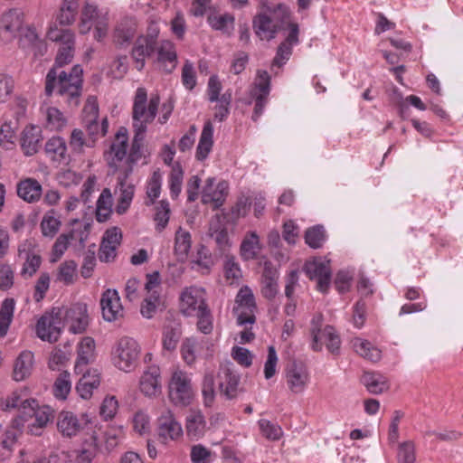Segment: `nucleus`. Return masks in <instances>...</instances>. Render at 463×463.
<instances>
[{"label":"nucleus","instance_id":"1","mask_svg":"<svg viewBox=\"0 0 463 463\" xmlns=\"http://www.w3.org/2000/svg\"><path fill=\"white\" fill-rule=\"evenodd\" d=\"M46 37L60 43L55 59V64L49 71L45 80V93L51 96L57 88L59 95L65 97L70 106H78L79 98L82 89L83 70L80 65H75L68 73L58 69L70 63L74 56L75 35L70 29H60L55 24H50Z\"/></svg>","mask_w":463,"mask_h":463},{"label":"nucleus","instance_id":"2","mask_svg":"<svg viewBox=\"0 0 463 463\" xmlns=\"http://www.w3.org/2000/svg\"><path fill=\"white\" fill-rule=\"evenodd\" d=\"M160 104V98L157 94L152 95L147 99V92L145 88H137L135 93L132 108V128L133 131L146 134L147 127L156 118Z\"/></svg>","mask_w":463,"mask_h":463},{"label":"nucleus","instance_id":"3","mask_svg":"<svg viewBox=\"0 0 463 463\" xmlns=\"http://www.w3.org/2000/svg\"><path fill=\"white\" fill-rule=\"evenodd\" d=\"M54 418V411L48 405H39L35 399L24 402L23 415L14 420L17 428L26 424L28 431L35 436L41 435L49 422Z\"/></svg>","mask_w":463,"mask_h":463},{"label":"nucleus","instance_id":"4","mask_svg":"<svg viewBox=\"0 0 463 463\" xmlns=\"http://www.w3.org/2000/svg\"><path fill=\"white\" fill-rule=\"evenodd\" d=\"M141 348L131 337L120 338L112 351V363L120 371L132 372L137 365Z\"/></svg>","mask_w":463,"mask_h":463},{"label":"nucleus","instance_id":"5","mask_svg":"<svg viewBox=\"0 0 463 463\" xmlns=\"http://www.w3.org/2000/svg\"><path fill=\"white\" fill-rule=\"evenodd\" d=\"M194 396L191 374L182 370L174 371L168 383L170 402L175 406L186 407L192 403Z\"/></svg>","mask_w":463,"mask_h":463},{"label":"nucleus","instance_id":"6","mask_svg":"<svg viewBox=\"0 0 463 463\" xmlns=\"http://www.w3.org/2000/svg\"><path fill=\"white\" fill-rule=\"evenodd\" d=\"M94 26V38L98 42L102 41L108 33L109 16L107 12H100L96 5L86 4L81 11L79 32L81 34L88 33Z\"/></svg>","mask_w":463,"mask_h":463},{"label":"nucleus","instance_id":"7","mask_svg":"<svg viewBox=\"0 0 463 463\" xmlns=\"http://www.w3.org/2000/svg\"><path fill=\"white\" fill-rule=\"evenodd\" d=\"M90 423V418L86 413L78 415L69 411H62L57 417V430L67 438L80 434Z\"/></svg>","mask_w":463,"mask_h":463},{"label":"nucleus","instance_id":"8","mask_svg":"<svg viewBox=\"0 0 463 463\" xmlns=\"http://www.w3.org/2000/svg\"><path fill=\"white\" fill-rule=\"evenodd\" d=\"M206 294L203 288L191 286L180 295V311L186 317H194L206 310Z\"/></svg>","mask_w":463,"mask_h":463},{"label":"nucleus","instance_id":"9","mask_svg":"<svg viewBox=\"0 0 463 463\" xmlns=\"http://www.w3.org/2000/svg\"><path fill=\"white\" fill-rule=\"evenodd\" d=\"M61 321L62 327H67L72 334L83 333L89 325L87 306L82 303H76L69 308H61Z\"/></svg>","mask_w":463,"mask_h":463},{"label":"nucleus","instance_id":"10","mask_svg":"<svg viewBox=\"0 0 463 463\" xmlns=\"http://www.w3.org/2000/svg\"><path fill=\"white\" fill-rule=\"evenodd\" d=\"M61 315V309L59 307L53 308L50 313H45L37 322V336L43 341L56 342L62 329Z\"/></svg>","mask_w":463,"mask_h":463},{"label":"nucleus","instance_id":"11","mask_svg":"<svg viewBox=\"0 0 463 463\" xmlns=\"http://www.w3.org/2000/svg\"><path fill=\"white\" fill-rule=\"evenodd\" d=\"M235 304L233 312L237 316L238 324L240 326L252 325L255 322L256 304L252 290L249 287L244 286L239 290Z\"/></svg>","mask_w":463,"mask_h":463},{"label":"nucleus","instance_id":"12","mask_svg":"<svg viewBox=\"0 0 463 463\" xmlns=\"http://www.w3.org/2000/svg\"><path fill=\"white\" fill-rule=\"evenodd\" d=\"M270 90V77L266 71H258L256 81L250 91L255 101L252 119L257 121L261 116Z\"/></svg>","mask_w":463,"mask_h":463},{"label":"nucleus","instance_id":"13","mask_svg":"<svg viewBox=\"0 0 463 463\" xmlns=\"http://www.w3.org/2000/svg\"><path fill=\"white\" fill-rule=\"evenodd\" d=\"M304 271L310 279L317 280V288L320 292L327 291L331 280L329 260L324 258H314L306 262Z\"/></svg>","mask_w":463,"mask_h":463},{"label":"nucleus","instance_id":"14","mask_svg":"<svg viewBox=\"0 0 463 463\" xmlns=\"http://www.w3.org/2000/svg\"><path fill=\"white\" fill-rule=\"evenodd\" d=\"M285 374L288 387L295 394L304 392L310 382L307 366L302 362L293 361L288 364Z\"/></svg>","mask_w":463,"mask_h":463},{"label":"nucleus","instance_id":"15","mask_svg":"<svg viewBox=\"0 0 463 463\" xmlns=\"http://www.w3.org/2000/svg\"><path fill=\"white\" fill-rule=\"evenodd\" d=\"M157 432L163 442L176 440L183 435L181 424L176 420L174 413L166 409L158 418Z\"/></svg>","mask_w":463,"mask_h":463},{"label":"nucleus","instance_id":"16","mask_svg":"<svg viewBox=\"0 0 463 463\" xmlns=\"http://www.w3.org/2000/svg\"><path fill=\"white\" fill-rule=\"evenodd\" d=\"M229 184L225 181H221L215 184V178L209 177L202 192L203 203H212L214 208L221 207L228 194Z\"/></svg>","mask_w":463,"mask_h":463},{"label":"nucleus","instance_id":"17","mask_svg":"<svg viewBox=\"0 0 463 463\" xmlns=\"http://www.w3.org/2000/svg\"><path fill=\"white\" fill-rule=\"evenodd\" d=\"M34 242L32 240H25L18 246V256L24 260L21 275L32 277L39 269L42 258L34 252Z\"/></svg>","mask_w":463,"mask_h":463},{"label":"nucleus","instance_id":"18","mask_svg":"<svg viewBox=\"0 0 463 463\" xmlns=\"http://www.w3.org/2000/svg\"><path fill=\"white\" fill-rule=\"evenodd\" d=\"M100 306L103 318L112 322L123 316V307L116 289H107L101 297Z\"/></svg>","mask_w":463,"mask_h":463},{"label":"nucleus","instance_id":"19","mask_svg":"<svg viewBox=\"0 0 463 463\" xmlns=\"http://www.w3.org/2000/svg\"><path fill=\"white\" fill-rule=\"evenodd\" d=\"M252 27L260 40L267 41L274 39L280 30V24L275 22L265 10L253 17Z\"/></svg>","mask_w":463,"mask_h":463},{"label":"nucleus","instance_id":"20","mask_svg":"<svg viewBox=\"0 0 463 463\" xmlns=\"http://www.w3.org/2000/svg\"><path fill=\"white\" fill-rule=\"evenodd\" d=\"M140 392L147 397H156L161 393V372L156 365L145 370L139 380Z\"/></svg>","mask_w":463,"mask_h":463},{"label":"nucleus","instance_id":"21","mask_svg":"<svg viewBox=\"0 0 463 463\" xmlns=\"http://www.w3.org/2000/svg\"><path fill=\"white\" fill-rule=\"evenodd\" d=\"M220 392L227 399H234L239 393L240 375L229 365L221 367L219 371Z\"/></svg>","mask_w":463,"mask_h":463},{"label":"nucleus","instance_id":"22","mask_svg":"<svg viewBox=\"0 0 463 463\" xmlns=\"http://www.w3.org/2000/svg\"><path fill=\"white\" fill-rule=\"evenodd\" d=\"M121 232L118 228L114 227L108 230L100 244L99 258L100 261L109 262L116 257V250L120 243Z\"/></svg>","mask_w":463,"mask_h":463},{"label":"nucleus","instance_id":"23","mask_svg":"<svg viewBox=\"0 0 463 463\" xmlns=\"http://www.w3.org/2000/svg\"><path fill=\"white\" fill-rule=\"evenodd\" d=\"M135 194V186L128 182L127 176L118 177V185L115 189V195L117 197L116 212L118 214L125 213L133 200Z\"/></svg>","mask_w":463,"mask_h":463},{"label":"nucleus","instance_id":"24","mask_svg":"<svg viewBox=\"0 0 463 463\" xmlns=\"http://www.w3.org/2000/svg\"><path fill=\"white\" fill-rule=\"evenodd\" d=\"M128 132L126 128H121L116 135L110 150L107 154V159L110 166L117 168L118 163L124 160L128 151Z\"/></svg>","mask_w":463,"mask_h":463},{"label":"nucleus","instance_id":"25","mask_svg":"<svg viewBox=\"0 0 463 463\" xmlns=\"http://www.w3.org/2000/svg\"><path fill=\"white\" fill-rule=\"evenodd\" d=\"M323 344L326 345V348L331 353H335L339 349L340 338L332 326H326L323 330H318V332H316V328L313 329V349L315 351L320 350Z\"/></svg>","mask_w":463,"mask_h":463},{"label":"nucleus","instance_id":"26","mask_svg":"<svg viewBox=\"0 0 463 463\" xmlns=\"http://www.w3.org/2000/svg\"><path fill=\"white\" fill-rule=\"evenodd\" d=\"M17 195L26 203H33L38 202L43 194L42 184L34 178H25L16 184Z\"/></svg>","mask_w":463,"mask_h":463},{"label":"nucleus","instance_id":"27","mask_svg":"<svg viewBox=\"0 0 463 463\" xmlns=\"http://www.w3.org/2000/svg\"><path fill=\"white\" fill-rule=\"evenodd\" d=\"M155 44L153 37L140 36L137 39L131 53L137 70L144 68L145 59L154 52Z\"/></svg>","mask_w":463,"mask_h":463},{"label":"nucleus","instance_id":"28","mask_svg":"<svg viewBox=\"0 0 463 463\" xmlns=\"http://www.w3.org/2000/svg\"><path fill=\"white\" fill-rule=\"evenodd\" d=\"M95 341L90 336L83 337L77 345L78 357L75 363V370L81 373L83 367L94 361L96 356Z\"/></svg>","mask_w":463,"mask_h":463},{"label":"nucleus","instance_id":"29","mask_svg":"<svg viewBox=\"0 0 463 463\" xmlns=\"http://www.w3.org/2000/svg\"><path fill=\"white\" fill-rule=\"evenodd\" d=\"M42 131L39 127L27 126L21 137V147L25 156H33L39 150L42 142Z\"/></svg>","mask_w":463,"mask_h":463},{"label":"nucleus","instance_id":"30","mask_svg":"<svg viewBox=\"0 0 463 463\" xmlns=\"http://www.w3.org/2000/svg\"><path fill=\"white\" fill-rule=\"evenodd\" d=\"M24 14L20 8H11L5 11L0 19V26L12 35L17 33L23 26Z\"/></svg>","mask_w":463,"mask_h":463},{"label":"nucleus","instance_id":"31","mask_svg":"<svg viewBox=\"0 0 463 463\" xmlns=\"http://www.w3.org/2000/svg\"><path fill=\"white\" fill-rule=\"evenodd\" d=\"M213 146V126L211 121H206L203 125L199 143L196 147L195 158L199 161L205 160Z\"/></svg>","mask_w":463,"mask_h":463},{"label":"nucleus","instance_id":"32","mask_svg":"<svg viewBox=\"0 0 463 463\" xmlns=\"http://www.w3.org/2000/svg\"><path fill=\"white\" fill-rule=\"evenodd\" d=\"M33 367V354L31 351H23L16 358L14 365V379L17 382L27 378Z\"/></svg>","mask_w":463,"mask_h":463},{"label":"nucleus","instance_id":"33","mask_svg":"<svg viewBox=\"0 0 463 463\" xmlns=\"http://www.w3.org/2000/svg\"><path fill=\"white\" fill-rule=\"evenodd\" d=\"M157 62L168 73L175 68L176 52L171 42L165 41L161 43L157 52Z\"/></svg>","mask_w":463,"mask_h":463},{"label":"nucleus","instance_id":"34","mask_svg":"<svg viewBox=\"0 0 463 463\" xmlns=\"http://www.w3.org/2000/svg\"><path fill=\"white\" fill-rule=\"evenodd\" d=\"M261 250L260 238L255 232H249L243 238L240 252L244 260H250L257 258V255Z\"/></svg>","mask_w":463,"mask_h":463},{"label":"nucleus","instance_id":"35","mask_svg":"<svg viewBox=\"0 0 463 463\" xmlns=\"http://www.w3.org/2000/svg\"><path fill=\"white\" fill-rule=\"evenodd\" d=\"M185 428L187 435L192 439L201 438L205 431V420L200 411H190L186 416Z\"/></svg>","mask_w":463,"mask_h":463},{"label":"nucleus","instance_id":"36","mask_svg":"<svg viewBox=\"0 0 463 463\" xmlns=\"http://www.w3.org/2000/svg\"><path fill=\"white\" fill-rule=\"evenodd\" d=\"M100 379L98 373H84L76 385V392L84 400L90 399L93 391L99 386Z\"/></svg>","mask_w":463,"mask_h":463},{"label":"nucleus","instance_id":"37","mask_svg":"<svg viewBox=\"0 0 463 463\" xmlns=\"http://www.w3.org/2000/svg\"><path fill=\"white\" fill-rule=\"evenodd\" d=\"M361 381L367 391L373 394L382 393L389 388L386 378L377 373L365 372Z\"/></svg>","mask_w":463,"mask_h":463},{"label":"nucleus","instance_id":"38","mask_svg":"<svg viewBox=\"0 0 463 463\" xmlns=\"http://www.w3.org/2000/svg\"><path fill=\"white\" fill-rule=\"evenodd\" d=\"M17 120H5L0 127V146L5 150L15 146Z\"/></svg>","mask_w":463,"mask_h":463},{"label":"nucleus","instance_id":"39","mask_svg":"<svg viewBox=\"0 0 463 463\" xmlns=\"http://www.w3.org/2000/svg\"><path fill=\"white\" fill-rule=\"evenodd\" d=\"M136 23L131 18L119 22L114 31V40L118 44L129 43L135 35Z\"/></svg>","mask_w":463,"mask_h":463},{"label":"nucleus","instance_id":"40","mask_svg":"<svg viewBox=\"0 0 463 463\" xmlns=\"http://www.w3.org/2000/svg\"><path fill=\"white\" fill-rule=\"evenodd\" d=\"M191 245L190 232L179 227L175 237V253L179 260L184 261L186 260Z\"/></svg>","mask_w":463,"mask_h":463},{"label":"nucleus","instance_id":"41","mask_svg":"<svg viewBox=\"0 0 463 463\" xmlns=\"http://www.w3.org/2000/svg\"><path fill=\"white\" fill-rule=\"evenodd\" d=\"M353 347L359 355L371 362H377L381 359V350L366 340L354 339Z\"/></svg>","mask_w":463,"mask_h":463},{"label":"nucleus","instance_id":"42","mask_svg":"<svg viewBox=\"0 0 463 463\" xmlns=\"http://www.w3.org/2000/svg\"><path fill=\"white\" fill-rule=\"evenodd\" d=\"M61 222L53 210L46 212L41 221L40 228L43 237L52 239L59 232Z\"/></svg>","mask_w":463,"mask_h":463},{"label":"nucleus","instance_id":"43","mask_svg":"<svg viewBox=\"0 0 463 463\" xmlns=\"http://www.w3.org/2000/svg\"><path fill=\"white\" fill-rule=\"evenodd\" d=\"M78 9L79 4L77 0H63L57 15V21L61 25L71 24L75 21Z\"/></svg>","mask_w":463,"mask_h":463},{"label":"nucleus","instance_id":"44","mask_svg":"<svg viewBox=\"0 0 463 463\" xmlns=\"http://www.w3.org/2000/svg\"><path fill=\"white\" fill-rule=\"evenodd\" d=\"M209 234L214 240L221 251L224 252L231 247V241L228 235V232L224 227H221L219 217H217L216 222H211Z\"/></svg>","mask_w":463,"mask_h":463},{"label":"nucleus","instance_id":"45","mask_svg":"<svg viewBox=\"0 0 463 463\" xmlns=\"http://www.w3.org/2000/svg\"><path fill=\"white\" fill-rule=\"evenodd\" d=\"M46 154L55 161L66 158L67 146L63 138L52 137L45 144Z\"/></svg>","mask_w":463,"mask_h":463},{"label":"nucleus","instance_id":"46","mask_svg":"<svg viewBox=\"0 0 463 463\" xmlns=\"http://www.w3.org/2000/svg\"><path fill=\"white\" fill-rule=\"evenodd\" d=\"M33 399L25 398V392L15 391L1 400L0 407L3 411H9L14 408L19 409V415H23L24 402Z\"/></svg>","mask_w":463,"mask_h":463},{"label":"nucleus","instance_id":"47","mask_svg":"<svg viewBox=\"0 0 463 463\" xmlns=\"http://www.w3.org/2000/svg\"><path fill=\"white\" fill-rule=\"evenodd\" d=\"M77 263L74 260H65L58 268L57 280L65 285H71L77 278Z\"/></svg>","mask_w":463,"mask_h":463},{"label":"nucleus","instance_id":"48","mask_svg":"<svg viewBox=\"0 0 463 463\" xmlns=\"http://www.w3.org/2000/svg\"><path fill=\"white\" fill-rule=\"evenodd\" d=\"M44 109L46 126L51 130L59 131L61 130L67 123L66 118L63 114L54 107H46Z\"/></svg>","mask_w":463,"mask_h":463},{"label":"nucleus","instance_id":"49","mask_svg":"<svg viewBox=\"0 0 463 463\" xmlns=\"http://www.w3.org/2000/svg\"><path fill=\"white\" fill-rule=\"evenodd\" d=\"M213 29L231 34L234 29L235 18L231 14L211 16L208 19Z\"/></svg>","mask_w":463,"mask_h":463},{"label":"nucleus","instance_id":"50","mask_svg":"<svg viewBox=\"0 0 463 463\" xmlns=\"http://www.w3.org/2000/svg\"><path fill=\"white\" fill-rule=\"evenodd\" d=\"M70 373L67 371L61 372L53 384V394L59 400H66L71 389V382L70 380Z\"/></svg>","mask_w":463,"mask_h":463},{"label":"nucleus","instance_id":"51","mask_svg":"<svg viewBox=\"0 0 463 463\" xmlns=\"http://www.w3.org/2000/svg\"><path fill=\"white\" fill-rule=\"evenodd\" d=\"M261 6L267 13L273 15L272 19L280 24V26L285 24L290 17V9L285 4L279 3L271 6L267 3H262Z\"/></svg>","mask_w":463,"mask_h":463},{"label":"nucleus","instance_id":"52","mask_svg":"<svg viewBox=\"0 0 463 463\" xmlns=\"http://www.w3.org/2000/svg\"><path fill=\"white\" fill-rule=\"evenodd\" d=\"M84 124L88 132L89 139L93 142V144L99 137L106 135L109 128L106 118H102L101 124H99L98 119L84 120Z\"/></svg>","mask_w":463,"mask_h":463},{"label":"nucleus","instance_id":"53","mask_svg":"<svg viewBox=\"0 0 463 463\" xmlns=\"http://www.w3.org/2000/svg\"><path fill=\"white\" fill-rule=\"evenodd\" d=\"M306 243L314 249L322 247L326 241V232L322 225H316L307 230L305 234Z\"/></svg>","mask_w":463,"mask_h":463},{"label":"nucleus","instance_id":"54","mask_svg":"<svg viewBox=\"0 0 463 463\" xmlns=\"http://www.w3.org/2000/svg\"><path fill=\"white\" fill-rule=\"evenodd\" d=\"M180 329L177 324L167 325L163 331V346L165 350L171 351L176 347L180 338Z\"/></svg>","mask_w":463,"mask_h":463},{"label":"nucleus","instance_id":"55","mask_svg":"<svg viewBox=\"0 0 463 463\" xmlns=\"http://www.w3.org/2000/svg\"><path fill=\"white\" fill-rule=\"evenodd\" d=\"M397 461L398 463H414L416 461L415 444L411 440L398 445Z\"/></svg>","mask_w":463,"mask_h":463},{"label":"nucleus","instance_id":"56","mask_svg":"<svg viewBox=\"0 0 463 463\" xmlns=\"http://www.w3.org/2000/svg\"><path fill=\"white\" fill-rule=\"evenodd\" d=\"M184 172L181 166L177 164L173 166L169 175V188L170 194L173 199L178 197L182 191Z\"/></svg>","mask_w":463,"mask_h":463},{"label":"nucleus","instance_id":"57","mask_svg":"<svg viewBox=\"0 0 463 463\" xmlns=\"http://www.w3.org/2000/svg\"><path fill=\"white\" fill-rule=\"evenodd\" d=\"M74 231L61 234L52 246V261L59 260L68 249L71 241L74 240Z\"/></svg>","mask_w":463,"mask_h":463},{"label":"nucleus","instance_id":"58","mask_svg":"<svg viewBox=\"0 0 463 463\" xmlns=\"http://www.w3.org/2000/svg\"><path fill=\"white\" fill-rule=\"evenodd\" d=\"M259 426L261 431V434L268 439L270 440H278L283 435V430L276 423H272L268 420L261 419L259 420Z\"/></svg>","mask_w":463,"mask_h":463},{"label":"nucleus","instance_id":"59","mask_svg":"<svg viewBox=\"0 0 463 463\" xmlns=\"http://www.w3.org/2000/svg\"><path fill=\"white\" fill-rule=\"evenodd\" d=\"M214 376L212 373H205L203 381L202 392L203 396V403L210 407L215 398Z\"/></svg>","mask_w":463,"mask_h":463},{"label":"nucleus","instance_id":"60","mask_svg":"<svg viewBox=\"0 0 463 463\" xmlns=\"http://www.w3.org/2000/svg\"><path fill=\"white\" fill-rule=\"evenodd\" d=\"M70 146L74 152L80 153L83 151L84 146L91 147L94 145L89 137L86 138L84 137L82 130L75 128L71 134Z\"/></svg>","mask_w":463,"mask_h":463},{"label":"nucleus","instance_id":"61","mask_svg":"<svg viewBox=\"0 0 463 463\" xmlns=\"http://www.w3.org/2000/svg\"><path fill=\"white\" fill-rule=\"evenodd\" d=\"M128 70V57H117L109 65L108 74L114 79H122Z\"/></svg>","mask_w":463,"mask_h":463},{"label":"nucleus","instance_id":"62","mask_svg":"<svg viewBox=\"0 0 463 463\" xmlns=\"http://www.w3.org/2000/svg\"><path fill=\"white\" fill-rule=\"evenodd\" d=\"M169 216H170V207L169 203L167 201H161L159 205L156 208V212L155 214V222H156V228L157 231L161 232L163 231L168 222H169Z\"/></svg>","mask_w":463,"mask_h":463},{"label":"nucleus","instance_id":"63","mask_svg":"<svg viewBox=\"0 0 463 463\" xmlns=\"http://www.w3.org/2000/svg\"><path fill=\"white\" fill-rule=\"evenodd\" d=\"M145 290L146 293V296L160 298L162 288L159 272L155 271L151 274L146 275Z\"/></svg>","mask_w":463,"mask_h":463},{"label":"nucleus","instance_id":"64","mask_svg":"<svg viewBox=\"0 0 463 463\" xmlns=\"http://www.w3.org/2000/svg\"><path fill=\"white\" fill-rule=\"evenodd\" d=\"M213 453L202 444H197L191 449V460L193 463H211Z\"/></svg>","mask_w":463,"mask_h":463}]
</instances>
